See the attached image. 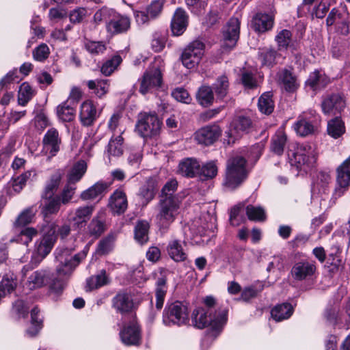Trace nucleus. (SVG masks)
<instances>
[{"label": "nucleus", "instance_id": "1", "mask_svg": "<svg viewBox=\"0 0 350 350\" xmlns=\"http://www.w3.org/2000/svg\"><path fill=\"white\" fill-rule=\"evenodd\" d=\"M228 320L226 310H215L214 314L204 308H197L191 314L192 325L199 329H203L208 325L213 331L220 332Z\"/></svg>", "mask_w": 350, "mask_h": 350}, {"label": "nucleus", "instance_id": "2", "mask_svg": "<svg viewBox=\"0 0 350 350\" xmlns=\"http://www.w3.org/2000/svg\"><path fill=\"white\" fill-rule=\"evenodd\" d=\"M181 200L175 196H161L157 204L156 224L160 229L167 230L179 214Z\"/></svg>", "mask_w": 350, "mask_h": 350}, {"label": "nucleus", "instance_id": "3", "mask_svg": "<svg viewBox=\"0 0 350 350\" xmlns=\"http://www.w3.org/2000/svg\"><path fill=\"white\" fill-rule=\"evenodd\" d=\"M89 251V246L78 254L72 256V251L67 248H57L55 252V260L58 263L56 265V273L60 278H68L80 262L84 259Z\"/></svg>", "mask_w": 350, "mask_h": 350}, {"label": "nucleus", "instance_id": "4", "mask_svg": "<svg viewBox=\"0 0 350 350\" xmlns=\"http://www.w3.org/2000/svg\"><path fill=\"white\" fill-rule=\"evenodd\" d=\"M163 70V60L161 57H155L154 62L144 73L142 79L139 80L140 83L139 92L144 95L160 87L162 83Z\"/></svg>", "mask_w": 350, "mask_h": 350}, {"label": "nucleus", "instance_id": "5", "mask_svg": "<svg viewBox=\"0 0 350 350\" xmlns=\"http://www.w3.org/2000/svg\"><path fill=\"white\" fill-rule=\"evenodd\" d=\"M246 160L241 156H235L227 161L225 177L226 187L233 189L239 187L246 178Z\"/></svg>", "mask_w": 350, "mask_h": 350}, {"label": "nucleus", "instance_id": "6", "mask_svg": "<svg viewBox=\"0 0 350 350\" xmlns=\"http://www.w3.org/2000/svg\"><path fill=\"white\" fill-rule=\"evenodd\" d=\"M187 306L176 301L167 305L163 312V322L167 326H182L189 323Z\"/></svg>", "mask_w": 350, "mask_h": 350}, {"label": "nucleus", "instance_id": "7", "mask_svg": "<svg viewBox=\"0 0 350 350\" xmlns=\"http://www.w3.org/2000/svg\"><path fill=\"white\" fill-rule=\"evenodd\" d=\"M161 124L156 113L142 112L138 116L135 128L143 138H151L159 135Z\"/></svg>", "mask_w": 350, "mask_h": 350}, {"label": "nucleus", "instance_id": "8", "mask_svg": "<svg viewBox=\"0 0 350 350\" xmlns=\"http://www.w3.org/2000/svg\"><path fill=\"white\" fill-rule=\"evenodd\" d=\"M314 148L310 144H297L291 159L292 163L299 170L306 172L316 162Z\"/></svg>", "mask_w": 350, "mask_h": 350}, {"label": "nucleus", "instance_id": "9", "mask_svg": "<svg viewBox=\"0 0 350 350\" xmlns=\"http://www.w3.org/2000/svg\"><path fill=\"white\" fill-rule=\"evenodd\" d=\"M320 120V117L316 111L310 109L303 112L293 124V128L297 135L306 137L314 133L316 124Z\"/></svg>", "mask_w": 350, "mask_h": 350}, {"label": "nucleus", "instance_id": "10", "mask_svg": "<svg viewBox=\"0 0 350 350\" xmlns=\"http://www.w3.org/2000/svg\"><path fill=\"white\" fill-rule=\"evenodd\" d=\"M350 187V156L336 169V185L332 200L335 203L336 200L342 196Z\"/></svg>", "mask_w": 350, "mask_h": 350}, {"label": "nucleus", "instance_id": "11", "mask_svg": "<svg viewBox=\"0 0 350 350\" xmlns=\"http://www.w3.org/2000/svg\"><path fill=\"white\" fill-rule=\"evenodd\" d=\"M204 52V44L200 40L191 42L183 51L181 60L184 66L193 68L200 62Z\"/></svg>", "mask_w": 350, "mask_h": 350}, {"label": "nucleus", "instance_id": "12", "mask_svg": "<svg viewBox=\"0 0 350 350\" xmlns=\"http://www.w3.org/2000/svg\"><path fill=\"white\" fill-rule=\"evenodd\" d=\"M240 21L238 17H232L223 31L221 47L224 51L233 49L239 40L240 33Z\"/></svg>", "mask_w": 350, "mask_h": 350}, {"label": "nucleus", "instance_id": "13", "mask_svg": "<svg viewBox=\"0 0 350 350\" xmlns=\"http://www.w3.org/2000/svg\"><path fill=\"white\" fill-rule=\"evenodd\" d=\"M55 230V227L53 224H46L42 228V238L36 243V252L41 259L45 258L51 252L56 242Z\"/></svg>", "mask_w": 350, "mask_h": 350}, {"label": "nucleus", "instance_id": "14", "mask_svg": "<svg viewBox=\"0 0 350 350\" xmlns=\"http://www.w3.org/2000/svg\"><path fill=\"white\" fill-rule=\"evenodd\" d=\"M345 107V98L339 93L327 95L323 98L321 102L322 111L328 116L340 114Z\"/></svg>", "mask_w": 350, "mask_h": 350}, {"label": "nucleus", "instance_id": "15", "mask_svg": "<svg viewBox=\"0 0 350 350\" xmlns=\"http://www.w3.org/2000/svg\"><path fill=\"white\" fill-rule=\"evenodd\" d=\"M252 121L248 117L238 116L230 124V130L226 132L228 144H234L242 133L247 132L252 126Z\"/></svg>", "mask_w": 350, "mask_h": 350}, {"label": "nucleus", "instance_id": "16", "mask_svg": "<svg viewBox=\"0 0 350 350\" xmlns=\"http://www.w3.org/2000/svg\"><path fill=\"white\" fill-rule=\"evenodd\" d=\"M164 0H154L146 8L145 11H135V18L139 25H144L150 20L155 19L161 13Z\"/></svg>", "mask_w": 350, "mask_h": 350}, {"label": "nucleus", "instance_id": "17", "mask_svg": "<svg viewBox=\"0 0 350 350\" xmlns=\"http://www.w3.org/2000/svg\"><path fill=\"white\" fill-rule=\"evenodd\" d=\"M94 210V206L92 205L79 206L69 213L68 219L72 223L73 228L80 229L90 219Z\"/></svg>", "mask_w": 350, "mask_h": 350}, {"label": "nucleus", "instance_id": "18", "mask_svg": "<svg viewBox=\"0 0 350 350\" xmlns=\"http://www.w3.org/2000/svg\"><path fill=\"white\" fill-rule=\"evenodd\" d=\"M98 116L96 105L92 100H86L81 104L79 118L83 126L93 125Z\"/></svg>", "mask_w": 350, "mask_h": 350}, {"label": "nucleus", "instance_id": "19", "mask_svg": "<svg viewBox=\"0 0 350 350\" xmlns=\"http://www.w3.org/2000/svg\"><path fill=\"white\" fill-rule=\"evenodd\" d=\"M131 26L129 17L121 15L113 10V13L106 25L107 31L111 34H118L127 31Z\"/></svg>", "mask_w": 350, "mask_h": 350}, {"label": "nucleus", "instance_id": "20", "mask_svg": "<svg viewBox=\"0 0 350 350\" xmlns=\"http://www.w3.org/2000/svg\"><path fill=\"white\" fill-rule=\"evenodd\" d=\"M168 271L163 268H159L152 273L153 277L157 278L156 282V307L158 310L163 306L165 297L167 292L166 275Z\"/></svg>", "mask_w": 350, "mask_h": 350}, {"label": "nucleus", "instance_id": "21", "mask_svg": "<svg viewBox=\"0 0 350 350\" xmlns=\"http://www.w3.org/2000/svg\"><path fill=\"white\" fill-rule=\"evenodd\" d=\"M120 336L125 345H139L142 336L139 325L135 321L131 322L120 331Z\"/></svg>", "mask_w": 350, "mask_h": 350}, {"label": "nucleus", "instance_id": "22", "mask_svg": "<svg viewBox=\"0 0 350 350\" xmlns=\"http://www.w3.org/2000/svg\"><path fill=\"white\" fill-rule=\"evenodd\" d=\"M221 130L217 124L204 126L195 133V139L198 144L208 146L213 144L220 136Z\"/></svg>", "mask_w": 350, "mask_h": 350}, {"label": "nucleus", "instance_id": "23", "mask_svg": "<svg viewBox=\"0 0 350 350\" xmlns=\"http://www.w3.org/2000/svg\"><path fill=\"white\" fill-rule=\"evenodd\" d=\"M51 275V271L48 269L37 270L28 277L25 285L31 291L40 288L49 283Z\"/></svg>", "mask_w": 350, "mask_h": 350}, {"label": "nucleus", "instance_id": "24", "mask_svg": "<svg viewBox=\"0 0 350 350\" xmlns=\"http://www.w3.org/2000/svg\"><path fill=\"white\" fill-rule=\"evenodd\" d=\"M112 306L118 312L126 314L132 311L135 304L131 293L120 292L112 299Z\"/></svg>", "mask_w": 350, "mask_h": 350}, {"label": "nucleus", "instance_id": "25", "mask_svg": "<svg viewBox=\"0 0 350 350\" xmlns=\"http://www.w3.org/2000/svg\"><path fill=\"white\" fill-rule=\"evenodd\" d=\"M109 207L113 213L120 215L124 213L128 207V201L125 192L118 189L111 195L109 200Z\"/></svg>", "mask_w": 350, "mask_h": 350}, {"label": "nucleus", "instance_id": "26", "mask_svg": "<svg viewBox=\"0 0 350 350\" xmlns=\"http://www.w3.org/2000/svg\"><path fill=\"white\" fill-rule=\"evenodd\" d=\"M316 271L314 263L308 261L296 262L292 267L291 273L296 280H303L313 275Z\"/></svg>", "mask_w": 350, "mask_h": 350}, {"label": "nucleus", "instance_id": "27", "mask_svg": "<svg viewBox=\"0 0 350 350\" xmlns=\"http://www.w3.org/2000/svg\"><path fill=\"white\" fill-rule=\"evenodd\" d=\"M42 142L44 148L49 152L51 156L56 155L59 151L62 139L57 129L51 128L48 130Z\"/></svg>", "mask_w": 350, "mask_h": 350}, {"label": "nucleus", "instance_id": "28", "mask_svg": "<svg viewBox=\"0 0 350 350\" xmlns=\"http://www.w3.org/2000/svg\"><path fill=\"white\" fill-rule=\"evenodd\" d=\"M273 14L259 12L254 16L251 22V25L254 31L258 33H264L270 30L273 27Z\"/></svg>", "mask_w": 350, "mask_h": 350}, {"label": "nucleus", "instance_id": "29", "mask_svg": "<svg viewBox=\"0 0 350 350\" xmlns=\"http://www.w3.org/2000/svg\"><path fill=\"white\" fill-rule=\"evenodd\" d=\"M187 25L188 16L185 11L182 8L176 9L171 21V29L173 35L176 36L182 35L186 30Z\"/></svg>", "mask_w": 350, "mask_h": 350}, {"label": "nucleus", "instance_id": "30", "mask_svg": "<svg viewBox=\"0 0 350 350\" xmlns=\"http://www.w3.org/2000/svg\"><path fill=\"white\" fill-rule=\"evenodd\" d=\"M279 83L288 92H295L299 86L297 77L287 69H283L278 72Z\"/></svg>", "mask_w": 350, "mask_h": 350}, {"label": "nucleus", "instance_id": "31", "mask_svg": "<svg viewBox=\"0 0 350 350\" xmlns=\"http://www.w3.org/2000/svg\"><path fill=\"white\" fill-rule=\"evenodd\" d=\"M110 184L106 182L98 181L86 190L83 191L80 195V198L83 201L93 200L102 196L103 193L107 190Z\"/></svg>", "mask_w": 350, "mask_h": 350}, {"label": "nucleus", "instance_id": "32", "mask_svg": "<svg viewBox=\"0 0 350 350\" xmlns=\"http://www.w3.org/2000/svg\"><path fill=\"white\" fill-rule=\"evenodd\" d=\"M199 162L193 158H187L180 162L178 172L183 176L193 178L198 174Z\"/></svg>", "mask_w": 350, "mask_h": 350}, {"label": "nucleus", "instance_id": "33", "mask_svg": "<svg viewBox=\"0 0 350 350\" xmlns=\"http://www.w3.org/2000/svg\"><path fill=\"white\" fill-rule=\"evenodd\" d=\"M56 114L61 121L71 122L75 118L76 107L70 100H65L56 107Z\"/></svg>", "mask_w": 350, "mask_h": 350}, {"label": "nucleus", "instance_id": "34", "mask_svg": "<svg viewBox=\"0 0 350 350\" xmlns=\"http://www.w3.org/2000/svg\"><path fill=\"white\" fill-rule=\"evenodd\" d=\"M157 189V186L155 179L149 178L140 187L139 196L144 200V203L147 204L154 198Z\"/></svg>", "mask_w": 350, "mask_h": 350}, {"label": "nucleus", "instance_id": "35", "mask_svg": "<svg viewBox=\"0 0 350 350\" xmlns=\"http://www.w3.org/2000/svg\"><path fill=\"white\" fill-rule=\"evenodd\" d=\"M122 133V131L118 136H112L108 143L105 152L109 160L111 157H118L123 154L124 139L121 135Z\"/></svg>", "mask_w": 350, "mask_h": 350}, {"label": "nucleus", "instance_id": "36", "mask_svg": "<svg viewBox=\"0 0 350 350\" xmlns=\"http://www.w3.org/2000/svg\"><path fill=\"white\" fill-rule=\"evenodd\" d=\"M346 128L345 122L340 117H336L327 122V134L334 139L341 137L345 133Z\"/></svg>", "mask_w": 350, "mask_h": 350}, {"label": "nucleus", "instance_id": "37", "mask_svg": "<svg viewBox=\"0 0 350 350\" xmlns=\"http://www.w3.org/2000/svg\"><path fill=\"white\" fill-rule=\"evenodd\" d=\"M293 313V307L289 303L275 306L271 311V317L276 321L288 319Z\"/></svg>", "mask_w": 350, "mask_h": 350}, {"label": "nucleus", "instance_id": "38", "mask_svg": "<svg viewBox=\"0 0 350 350\" xmlns=\"http://www.w3.org/2000/svg\"><path fill=\"white\" fill-rule=\"evenodd\" d=\"M330 82L329 78L322 71L315 70L310 73L308 80L307 85L313 90L324 88Z\"/></svg>", "mask_w": 350, "mask_h": 350}, {"label": "nucleus", "instance_id": "39", "mask_svg": "<svg viewBox=\"0 0 350 350\" xmlns=\"http://www.w3.org/2000/svg\"><path fill=\"white\" fill-rule=\"evenodd\" d=\"M167 250L170 258L176 262H183L187 258V254L178 240L170 241Z\"/></svg>", "mask_w": 350, "mask_h": 350}, {"label": "nucleus", "instance_id": "40", "mask_svg": "<svg viewBox=\"0 0 350 350\" xmlns=\"http://www.w3.org/2000/svg\"><path fill=\"white\" fill-rule=\"evenodd\" d=\"M42 327V317L37 307L31 310V327H29L26 334L29 337H33L38 334Z\"/></svg>", "mask_w": 350, "mask_h": 350}, {"label": "nucleus", "instance_id": "41", "mask_svg": "<svg viewBox=\"0 0 350 350\" xmlns=\"http://www.w3.org/2000/svg\"><path fill=\"white\" fill-rule=\"evenodd\" d=\"M62 179V174L59 172L53 174L47 181L44 190L42 195L43 198H51L57 191Z\"/></svg>", "mask_w": 350, "mask_h": 350}, {"label": "nucleus", "instance_id": "42", "mask_svg": "<svg viewBox=\"0 0 350 350\" xmlns=\"http://www.w3.org/2000/svg\"><path fill=\"white\" fill-rule=\"evenodd\" d=\"M287 137L282 131H278L272 137L271 141V150L278 155H282L286 144Z\"/></svg>", "mask_w": 350, "mask_h": 350}, {"label": "nucleus", "instance_id": "43", "mask_svg": "<svg viewBox=\"0 0 350 350\" xmlns=\"http://www.w3.org/2000/svg\"><path fill=\"white\" fill-rule=\"evenodd\" d=\"M88 88L93 91L98 98L103 97L109 91V81L107 79L90 80L87 82Z\"/></svg>", "mask_w": 350, "mask_h": 350}, {"label": "nucleus", "instance_id": "44", "mask_svg": "<svg viewBox=\"0 0 350 350\" xmlns=\"http://www.w3.org/2000/svg\"><path fill=\"white\" fill-rule=\"evenodd\" d=\"M86 170V163L83 160L79 161L73 165L70 173L68 174V182L75 185L76 183L81 179L85 173Z\"/></svg>", "mask_w": 350, "mask_h": 350}, {"label": "nucleus", "instance_id": "45", "mask_svg": "<svg viewBox=\"0 0 350 350\" xmlns=\"http://www.w3.org/2000/svg\"><path fill=\"white\" fill-rule=\"evenodd\" d=\"M196 98L199 104L203 107L211 105L214 100L212 88L207 85L200 87L196 94Z\"/></svg>", "mask_w": 350, "mask_h": 350}, {"label": "nucleus", "instance_id": "46", "mask_svg": "<svg viewBox=\"0 0 350 350\" xmlns=\"http://www.w3.org/2000/svg\"><path fill=\"white\" fill-rule=\"evenodd\" d=\"M150 224L146 220H139L135 227V239L141 244L146 243L148 240V231Z\"/></svg>", "mask_w": 350, "mask_h": 350}, {"label": "nucleus", "instance_id": "47", "mask_svg": "<svg viewBox=\"0 0 350 350\" xmlns=\"http://www.w3.org/2000/svg\"><path fill=\"white\" fill-rule=\"evenodd\" d=\"M258 107L261 113L266 115H269L273 111L274 103L271 92H265L260 96L258 102Z\"/></svg>", "mask_w": 350, "mask_h": 350}, {"label": "nucleus", "instance_id": "48", "mask_svg": "<svg viewBox=\"0 0 350 350\" xmlns=\"http://www.w3.org/2000/svg\"><path fill=\"white\" fill-rule=\"evenodd\" d=\"M259 57L262 66L272 67L277 64L280 54L273 49H264L260 52Z\"/></svg>", "mask_w": 350, "mask_h": 350}, {"label": "nucleus", "instance_id": "49", "mask_svg": "<svg viewBox=\"0 0 350 350\" xmlns=\"http://www.w3.org/2000/svg\"><path fill=\"white\" fill-rule=\"evenodd\" d=\"M115 237L113 235H108L102 239L98 243L96 254L99 256H104L111 252L114 246Z\"/></svg>", "mask_w": 350, "mask_h": 350}, {"label": "nucleus", "instance_id": "50", "mask_svg": "<svg viewBox=\"0 0 350 350\" xmlns=\"http://www.w3.org/2000/svg\"><path fill=\"white\" fill-rule=\"evenodd\" d=\"M16 286V282L14 275H5L0 282V299L10 294Z\"/></svg>", "mask_w": 350, "mask_h": 350}, {"label": "nucleus", "instance_id": "51", "mask_svg": "<svg viewBox=\"0 0 350 350\" xmlns=\"http://www.w3.org/2000/svg\"><path fill=\"white\" fill-rule=\"evenodd\" d=\"M36 175V174L34 170H28L21 174L13 180L12 183L13 189L16 192H20L26 183L29 180H32Z\"/></svg>", "mask_w": 350, "mask_h": 350}, {"label": "nucleus", "instance_id": "52", "mask_svg": "<svg viewBox=\"0 0 350 350\" xmlns=\"http://www.w3.org/2000/svg\"><path fill=\"white\" fill-rule=\"evenodd\" d=\"M105 224L99 215L94 217L88 226V233L90 237L98 238L105 232Z\"/></svg>", "mask_w": 350, "mask_h": 350}, {"label": "nucleus", "instance_id": "53", "mask_svg": "<svg viewBox=\"0 0 350 350\" xmlns=\"http://www.w3.org/2000/svg\"><path fill=\"white\" fill-rule=\"evenodd\" d=\"M348 13L345 10H341L334 8L329 13L326 19V25L329 27L332 25H337L341 21L348 18Z\"/></svg>", "mask_w": 350, "mask_h": 350}, {"label": "nucleus", "instance_id": "54", "mask_svg": "<svg viewBox=\"0 0 350 350\" xmlns=\"http://www.w3.org/2000/svg\"><path fill=\"white\" fill-rule=\"evenodd\" d=\"M229 87L228 79L226 76L222 75L217 78L213 84V88L216 96L219 99H223L228 93Z\"/></svg>", "mask_w": 350, "mask_h": 350}, {"label": "nucleus", "instance_id": "55", "mask_svg": "<svg viewBox=\"0 0 350 350\" xmlns=\"http://www.w3.org/2000/svg\"><path fill=\"white\" fill-rule=\"evenodd\" d=\"M108 282L106 271L102 270L100 274L93 275L87 280V287L89 290L96 289L107 284Z\"/></svg>", "mask_w": 350, "mask_h": 350}, {"label": "nucleus", "instance_id": "56", "mask_svg": "<svg viewBox=\"0 0 350 350\" xmlns=\"http://www.w3.org/2000/svg\"><path fill=\"white\" fill-rule=\"evenodd\" d=\"M279 50L287 49L291 46L292 33L288 29L280 31L275 38Z\"/></svg>", "mask_w": 350, "mask_h": 350}, {"label": "nucleus", "instance_id": "57", "mask_svg": "<svg viewBox=\"0 0 350 350\" xmlns=\"http://www.w3.org/2000/svg\"><path fill=\"white\" fill-rule=\"evenodd\" d=\"M217 166L215 161H209L204 164L198 172V176L203 179H211L217 174Z\"/></svg>", "mask_w": 350, "mask_h": 350}, {"label": "nucleus", "instance_id": "58", "mask_svg": "<svg viewBox=\"0 0 350 350\" xmlns=\"http://www.w3.org/2000/svg\"><path fill=\"white\" fill-rule=\"evenodd\" d=\"M33 90L28 83H23L19 88L18 102V104L25 106L32 98Z\"/></svg>", "mask_w": 350, "mask_h": 350}, {"label": "nucleus", "instance_id": "59", "mask_svg": "<svg viewBox=\"0 0 350 350\" xmlns=\"http://www.w3.org/2000/svg\"><path fill=\"white\" fill-rule=\"evenodd\" d=\"M246 215L250 220L263 221L266 219V214L264 208L260 206L248 205L246 207Z\"/></svg>", "mask_w": 350, "mask_h": 350}, {"label": "nucleus", "instance_id": "60", "mask_svg": "<svg viewBox=\"0 0 350 350\" xmlns=\"http://www.w3.org/2000/svg\"><path fill=\"white\" fill-rule=\"evenodd\" d=\"M122 61V57L120 55L113 56L103 64L100 68L101 72L105 76H109L121 64Z\"/></svg>", "mask_w": 350, "mask_h": 350}, {"label": "nucleus", "instance_id": "61", "mask_svg": "<svg viewBox=\"0 0 350 350\" xmlns=\"http://www.w3.org/2000/svg\"><path fill=\"white\" fill-rule=\"evenodd\" d=\"M47 199L49 201L44 205L42 210L44 216L57 213L60 209L61 204H62L59 197L57 196Z\"/></svg>", "mask_w": 350, "mask_h": 350}, {"label": "nucleus", "instance_id": "62", "mask_svg": "<svg viewBox=\"0 0 350 350\" xmlns=\"http://www.w3.org/2000/svg\"><path fill=\"white\" fill-rule=\"evenodd\" d=\"M85 46L92 55H101L107 50V43L103 41H87Z\"/></svg>", "mask_w": 350, "mask_h": 350}, {"label": "nucleus", "instance_id": "63", "mask_svg": "<svg viewBox=\"0 0 350 350\" xmlns=\"http://www.w3.org/2000/svg\"><path fill=\"white\" fill-rule=\"evenodd\" d=\"M34 212L33 208H28L25 209L18 216L17 219L14 222L15 226H24L31 222L33 217Z\"/></svg>", "mask_w": 350, "mask_h": 350}, {"label": "nucleus", "instance_id": "64", "mask_svg": "<svg viewBox=\"0 0 350 350\" xmlns=\"http://www.w3.org/2000/svg\"><path fill=\"white\" fill-rule=\"evenodd\" d=\"M76 189L77 187L75 184L69 182L67 183L64 187L61 195L59 196L63 204H67L70 202L75 195Z\"/></svg>", "mask_w": 350, "mask_h": 350}]
</instances>
